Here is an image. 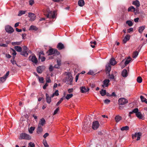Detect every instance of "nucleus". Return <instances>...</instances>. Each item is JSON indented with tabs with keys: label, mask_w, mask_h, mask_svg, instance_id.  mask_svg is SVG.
<instances>
[{
	"label": "nucleus",
	"mask_w": 147,
	"mask_h": 147,
	"mask_svg": "<svg viewBox=\"0 0 147 147\" xmlns=\"http://www.w3.org/2000/svg\"><path fill=\"white\" fill-rule=\"evenodd\" d=\"M73 80V78L71 74L68 73L63 80L64 82L69 85H71Z\"/></svg>",
	"instance_id": "obj_1"
},
{
	"label": "nucleus",
	"mask_w": 147,
	"mask_h": 147,
	"mask_svg": "<svg viewBox=\"0 0 147 147\" xmlns=\"http://www.w3.org/2000/svg\"><path fill=\"white\" fill-rule=\"evenodd\" d=\"M31 136L25 133H22L20 134L19 139L20 140L25 139L30 140L31 139Z\"/></svg>",
	"instance_id": "obj_2"
},
{
	"label": "nucleus",
	"mask_w": 147,
	"mask_h": 147,
	"mask_svg": "<svg viewBox=\"0 0 147 147\" xmlns=\"http://www.w3.org/2000/svg\"><path fill=\"white\" fill-rule=\"evenodd\" d=\"M29 49L27 47L24 46L23 47V50L20 53V54L25 57H27L28 54Z\"/></svg>",
	"instance_id": "obj_3"
},
{
	"label": "nucleus",
	"mask_w": 147,
	"mask_h": 147,
	"mask_svg": "<svg viewBox=\"0 0 147 147\" xmlns=\"http://www.w3.org/2000/svg\"><path fill=\"white\" fill-rule=\"evenodd\" d=\"M128 100L124 98H121L118 100V104L119 105H123L127 103Z\"/></svg>",
	"instance_id": "obj_4"
},
{
	"label": "nucleus",
	"mask_w": 147,
	"mask_h": 147,
	"mask_svg": "<svg viewBox=\"0 0 147 147\" xmlns=\"http://www.w3.org/2000/svg\"><path fill=\"white\" fill-rule=\"evenodd\" d=\"M48 51L49 52V55H50L53 54H56L57 55H59L60 54V53L56 49H51L49 50Z\"/></svg>",
	"instance_id": "obj_5"
},
{
	"label": "nucleus",
	"mask_w": 147,
	"mask_h": 147,
	"mask_svg": "<svg viewBox=\"0 0 147 147\" xmlns=\"http://www.w3.org/2000/svg\"><path fill=\"white\" fill-rule=\"evenodd\" d=\"M55 12L53 11V12L51 11H49L48 14L47 15V18H54L55 17Z\"/></svg>",
	"instance_id": "obj_6"
},
{
	"label": "nucleus",
	"mask_w": 147,
	"mask_h": 147,
	"mask_svg": "<svg viewBox=\"0 0 147 147\" xmlns=\"http://www.w3.org/2000/svg\"><path fill=\"white\" fill-rule=\"evenodd\" d=\"M99 125V122L98 121H95L92 123V128L94 130H96L98 128Z\"/></svg>",
	"instance_id": "obj_7"
},
{
	"label": "nucleus",
	"mask_w": 147,
	"mask_h": 147,
	"mask_svg": "<svg viewBox=\"0 0 147 147\" xmlns=\"http://www.w3.org/2000/svg\"><path fill=\"white\" fill-rule=\"evenodd\" d=\"M141 136V134L140 133H135L134 134H133L132 136V137L133 139H134L136 138V137H137V139H136L137 140H139L140 138V136Z\"/></svg>",
	"instance_id": "obj_8"
},
{
	"label": "nucleus",
	"mask_w": 147,
	"mask_h": 147,
	"mask_svg": "<svg viewBox=\"0 0 147 147\" xmlns=\"http://www.w3.org/2000/svg\"><path fill=\"white\" fill-rule=\"evenodd\" d=\"M28 14V17L30 18L29 20V21H32L35 19L36 16L34 13L31 12H29Z\"/></svg>",
	"instance_id": "obj_9"
},
{
	"label": "nucleus",
	"mask_w": 147,
	"mask_h": 147,
	"mask_svg": "<svg viewBox=\"0 0 147 147\" xmlns=\"http://www.w3.org/2000/svg\"><path fill=\"white\" fill-rule=\"evenodd\" d=\"M5 30L7 32L9 33H12L14 31V30L13 28L10 26H6Z\"/></svg>",
	"instance_id": "obj_10"
},
{
	"label": "nucleus",
	"mask_w": 147,
	"mask_h": 147,
	"mask_svg": "<svg viewBox=\"0 0 147 147\" xmlns=\"http://www.w3.org/2000/svg\"><path fill=\"white\" fill-rule=\"evenodd\" d=\"M29 59L30 60L35 64L38 62L37 59L35 55L30 56L29 57Z\"/></svg>",
	"instance_id": "obj_11"
},
{
	"label": "nucleus",
	"mask_w": 147,
	"mask_h": 147,
	"mask_svg": "<svg viewBox=\"0 0 147 147\" xmlns=\"http://www.w3.org/2000/svg\"><path fill=\"white\" fill-rule=\"evenodd\" d=\"M45 67L44 66H39L36 68L37 72L38 73L41 74L45 69Z\"/></svg>",
	"instance_id": "obj_12"
},
{
	"label": "nucleus",
	"mask_w": 147,
	"mask_h": 147,
	"mask_svg": "<svg viewBox=\"0 0 147 147\" xmlns=\"http://www.w3.org/2000/svg\"><path fill=\"white\" fill-rule=\"evenodd\" d=\"M80 91L82 93H85L89 91V88L88 87L86 88L85 86H82L80 88Z\"/></svg>",
	"instance_id": "obj_13"
},
{
	"label": "nucleus",
	"mask_w": 147,
	"mask_h": 147,
	"mask_svg": "<svg viewBox=\"0 0 147 147\" xmlns=\"http://www.w3.org/2000/svg\"><path fill=\"white\" fill-rule=\"evenodd\" d=\"M110 82V80L109 79H105L103 82V84L102 85V86L103 87H107L108 86V84Z\"/></svg>",
	"instance_id": "obj_14"
},
{
	"label": "nucleus",
	"mask_w": 147,
	"mask_h": 147,
	"mask_svg": "<svg viewBox=\"0 0 147 147\" xmlns=\"http://www.w3.org/2000/svg\"><path fill=\"white\" fill-rule=\"evenodd\" d=\"M57 47L59 50H62L65 48L64 45L61 42H59L57 44Z\"/></svg>",
	"instance_id": "obj_15"
},
{
	"label": "nucleus",
	"mask_w": 147,
	"mask_h": 147,
	"mask_svg": "<svg viewBox=\"0 0 147 147\" xmlns=\"http://www.w3.org/2000/svg\"><path fill=\"white\" fill-rule=\"evenodd\" d=\"M127 71L126 69H124L122 71L121 75L123 77H126L127 76Z\"/></svg>",
	"instance_id": "obj_16"
},
{
	"label": "nucleus",
	"mask_w": 147,
	"mask_h": 147,
	"mask_svg": "<svg viewBox=\"0 0 147 147\" xmlns=\"http://www.w3.org/2000/svg\"><path fill=\"white\" fill-rule=\"evenodd\" d=\"M136 116L139 119H144V117L142 115L140 112H138L136 114Z\"/></svg>",
	"instance_id": "obj_17"
},
{
	"label": "nucleus",
	"mask_w": 147,
	"mask_h": 147,
	"mask_svg": "<svg viewBox=\"0 0 147 147\" xmlns=\"http://www.w3.org/2000/svg\"><path fill=\"white\" fill-rule=\"evenodd\" d=\"M46 100L47 101V102L48 103H50L51 102V97H49V94L46 93Z\"/></svg>",
	"instance_id": "obj_18"
},
{
	"label": "nucleus",
	"mask_w": 147,
	"mask_h": 147,
	"mask_svg": "<svg viewBox=\"0 0 147 147\" xmlns=\"http://www.w3.org/2000/svg\"><path fill=\"white\" fill-rule=\"evenodd\" d=\"M132 4L135 5L137 7H139L140 5L139 1L137 0L133 1Z\"/></svg>",
	"instance_id": "obj_19"
},
{
	"label": "nucleus",
	"mask_w": 147,
	"mask_h": 147,
	"mask_svg": "<svg viewBox=\"0 0 147 147\" xmlns=\"http://www.w3.org/2000/svg\"><path fill=\"white\" fill-rule=\"evenodd\" d=\"M110 63L111 65H114L116 64V62L115 61V59L113 58H112L110 61Z\"/></svg>",
	"instance_id": "obj_20"
},
{
	"label": "nucleus",
	"mask_w": 147,
	"mask_h": 147,
	"mask_svg": "<svg viewBox=\"0 0 147 147\" xmlns=\"http://www.w3.org/2000/svg\"><path fill=\"white\" fill-rule=\"evenodd\" d=\"M42 131V127L40 125H38V127L37 129V132L38 134L41 132Z\"/></svg>",
	"instance_id": "obj_21"
},
{
	"label": "nucleus",
	"mask_w": 147,
	"mask_h": 147,
	"mask_svg": "<svg viewBox=\"0 0 147 147\" xmlns=\"http://www.w3.org/2000/svg\"><path fill=\"white\" fill-rule=\"evenodd\" d=\"M45 119L43 118H42L41 119L38 125H41L43 126L45 124Z\"/></svg>",
	"instance_id": "obj_22"
},
{
	"label": "nucleus",
	"mask_w": 147,
	"mask_h": 147,
	"mask_svg": "<svg viewBox=\"0 0 147 147\" xmlns=\"http://www.w3.org/2000/svg\"><path fill=\"white\" fill-rule=\"evenodd\" d=\"M146 26H140L139 28L138 32L139 33H141L143 31L145 28Z\"/></svg>",
	"instance_id": "obj_23"
},
{
	"label": "nucleus",
	"mask_w": 147,
	"mask_h": 147,
	"mask_svg": "<svg viewBox=\"0 0 147 147\" xmlns=\"http://www.w3.org/2000/svg\"><path fill=\"white\" fill-rule=\"evenodd\" d=\"M78 5L81 7H82L84 5V2L83 0H80L78 1Z\"/></svg>",
	"instance_id": "obj_24"
},
{
	"label": "nucleus",
	"mask_w": 147,
	"mask_h": 147,
	"mask_svg": "<svg viewBox=\"0 0 147 147\" xmlns=\"http://www.w3.org/2000/svg\"><path fill=\"white\" fill-rule=\"evenodd\" d=\"M121 119V117L119 115L116 116L115 117V120L117 122H118Z\"/></svg>",
	"instance_id": "obj_25"
},
{
	"label": "nucleus",
	"mask_w": 147,
	"mask_h": 147,
	"mask_svg": "<svg viewBox=\"0 0 147 147\" xmlns=\"http://www.w3.org/2000/svg\"><path fill=\"white\" fill-rule=\"evenodd\" d=\"M100 93L102 96H104L106 94V91L105 90L102 89L100 91Z\"/></svg>",
	"instance_id": "obj_26"
},
{
	"label": "nucleus",
	"mask_w": 147,
	"mask_h": 147,
	"mask_svg": "<svg viewBox=\"0 0 147 147\" xmlns=\"http://www.w3.org/2000/svg\"><path fill=\"white\" fill-rule=\"evenodd\" d=\"M131 59L129 57L127 58V59L126 60L125 62V64L126 66L127 64H128L131 61Z\"/></svg>",
	"instance_id": "obj_27"
},
{
	"label": "nucleus",
	"mask_w": 147,
	"mask_h": 147,
	"mask_svg": "<svg viewBox=\"0 0 147 147\" xmlns=\"http://www.w3.org/2000/svg\"><path fill=\"white\" fill-rule=\"evenodd\" d=\"M14 49L17 51L19 52H21L22 51V48L21 47L16 46L14 47Z\"/></svg>",
	"instance_id": "obj_28"
},
{
	"label": "nucleus",
	"mask_w": 147,
	"mask_h": 147,
	"mask_svg": "<svg viewBox=\"0 0 147 147\" xmlns=\"http://www.w3.org/2000/svg\"><path fill=\"white\" fill-rule=\"evenodd\" d=\"M89 125H88L87 123H84V124L83 126L82 127V129L84 130H87L88 129H89Z\"/></svg>",
	"instance_id": "obj_29"
},
{
	"label": "nucleus",
	"mask_w": 147,
	"mask_h": 147,
	"mask_svg": "<svg viewBox=\"0 0 147 147\" xmlns=\"http://www.w3.org/2000/svg\"><path fill=\"white\" fill-rule=\"evenodd\" d=\"M106 70L109 73L110 72L111 70V67L109 64H108L106 65Z\"/></svg>",
	"instance_id": "obj_30"
},
{
	"label": "nucleus",
	"mask_w": 147,
	"mask_h": 147,
	"mask_svg": "<svg viewBox=\"0 0 147 147\" xmlns=\"http://www.w3.org/2000/svg\"><path fill=\"white\" fill-rule=\"evenodd\" d=\"M127 11H134L135 12V8L133 6L129 7Z\"/></svg>",
	"instance_id": "obj_31"
},
{
	"label": "nucleus",
	"mask_w": 147,
	"mask_h": 147,
	"mask_svg": "<svg viewBox=\"0 0 147 147\" xmlns=\"http://www.w3.org/2000/svg\"><path fill=\"white\" fill-rule=\"evenodd\" d=\"M140 98L142 102H145L146 103H147L146 99L144 98V97L142 96H140Z\"/></svg>",
	"instance_id": "obj_32"
},
{
	"label": "nucleus",
	"mask_w": 147,
	"mask_h": 147,
	"mask_svg": "<svg viewBox=\"0 0 147 147\" xmlns=\"http://www.w3.org/2000/svg\"><path fill=\"white\" fill-rule=\"evenodd\" d=\"M129 129V127L128 126H124L122 127L121 128V131H127Z\"/></svg>",
	"instance_id": "obj_33"
},
{
	"label": "nucleus",
	"mask_w": 147,
	"mask_h": 147,
	"mask_svg": "<svg viewBox=\"0 0 147 147\" xmlns=\"http://www.w3.org/2000/svg\"><path fill=\"white\" fill-rule=\"evenodd\" d=\"M90 43L91 44V46L92 48H94L95 47V45H96V42L95 41L90 42Z\"/></svg>",
	"instance_id": "obj_34"
},
{
	"label": "nucleus",
	"mask_w": 147,
	"mask_h": 147,
	"mask_svg": "<svg viewBox=\"0 0 147 147\" xmlns=\"http://www.w3.org/2000/svg\"><path fill=\"white\" fill-rule=\"evenodd\" d=\"M26 12V11H20L19 12L18 16H21L22 15L25 14Z\"/></svg>",
	"instance_id": "obj_35"
},
{
	"label": "nucleus",
	"mask_w": 147,
	"mask_h": 147,
	"mask_svg": "<svg viewBox=\"0 0 147 147\" xmlns=\"http://www.w3.org/2000/svg\"><path fill=\"white\" fill-rule=\"evenodd\" d=\"M138 53L137 51L134 52L133 53L132 57L134 58H136L138 56Z\"/></svg>",
	"instance_id": "obj_36"
},
{
	"label": "nucleus",
	"mask_w": 147,
	"mask_h": 147,
	"mask_svg": "<svg viewBox=\"0 0 147 147\" xmlns=\"http://www.w3.org/2000/svg\"><path fill=\"white\" fill-rule=\"evenodd\" d=\"M35 127H31L29 129L28 131L29 133L30 134H32L33 133V131L34 130Z\"/></svg>",
	"instance_id": "obj_37"
},
{
	"label": "nucleus",
	"mask_w": 147,
	"mask_h": 147,
	"mask_svg": "<svg viewBox=\"0 0 147 147\" xmlns=\"http://www.w3.org/2000/svg\"><path fill=\"white\" fill-rule=\"evenodd\" d=\"M37 29L36 27L35 26L33 25H31L30 26L29 29V30H36Z\"/></svg>",
	"instance_id": "obj_38"
},
{
	"label": "nucleus",
	"mask_w": 147,
	"mask_h": 147,
	"mask_svg": "<svg viewBox=\"0 0 147 147\" xmlns=\"http://www.w3.org/2000/svg\"><path fill=\"white\" fill-rule=\"evenodd\" d=\"M73 96L72 94H67L65 98L67 100H69Z\"/></svg>",
	"instance_id": "obj_39"
},
{
	"label": "nucleus",
	"mask_w": 147,
	"mask_h": 147,
	"mask_svg": "<svg viewBox=\"0 0 147 147\" xmlns=\"http://www.w3.org/2000/svg\"><path fill=\"white\" fill-rule=\"evenodd\" d=\"M126 23L129 26H131L133 25L132 22L130 20L127 21L126 22Z\"/></svg>",
	"instance_id": "obj_40"
},
{
	"label": "nucleus",
	"mask_w": 147,
	"mask_h": 147,
	"mask_svg": "<svg viewBox=\"0 0 147 147\" xmlns=\"http://www.w3.org/2000/svg\"><path fill=\"white\" fill-rule=\"evenodd\" d=\"M137 82L139 83H141L142 82V79L140 76L138 77L137 79Z\"/></svg>",
	"instance_id": "obj_41"
},
{
	"label": "nucleus",
	"mask_w": 147,
	"mask_h": 147,
	"mask_svg": "<svg viewBox=\"0 0 147 147\" xmlns=\"http://www.w3.org/2000/svg\"><path fill=\"white\" fill-rule=\"evenodd\" d=\"M21 42H12V44L14 46L16 45H20L21 43Z\"/></svg>",
	"instance_id": "obj_42"
},
{
	"label": "nucleus",
	"mask_w": 147,
	"mask_h": 147,
	"mask_svg": "<svg viewBox=\"0 0 147 147\" xmlns=\"http://www.w3.org/2000/svg\"><path fill=\"white\" fill-rule=\"evenodd\" d=\"M63 100V98H61L59 100L57 103L56 105L57 106H58L62 102Z\"/></svg>",
	"instance_id": "obj_43"
},
{
	"label": "nucleus",
	"mask_w": 147,
	"mask_h": 147,
	"mask_svg": "<svg viewBox=\"0 0 147 147\" xmlns=\"http://www.w3.org/2000/svg\"><path fill=\"white\" fill-rule=\"evenodd\" d=\"M109 78L110 79H114L115 77H114V76L113 75V74H109Z\"/></svg>",
	"instance_id": "obj_44"
},
{
	"label": "nucleus",
	"mask_w": 147,
	"mask_h": 147,
	"mask_svg": "<svg viewBox=\"0 0 147 147\" xmlns=\"http://www.w3.org/2000/svg\"><path fill=\"white\" fill-rule=\"evenodd\" d=\"M6 80L3 77L0 78V83H3Z\"/></svg>",
	"instance_id": "obj_45"
},
{
	"label": "nucleus",
	"mask_w": 147,
	"mask_h": 147,
	"mask_svg": "<svg viewBox=\"0 0 147 147\" xmlns=\"http://www.w3.org/2000/svg\"><path fill=\"white\" fill-rule=\"evenodd\" d=\"M9 71L7 72L5 75L3 76V77L5 78V79L6 80V78H7L8 76L9 75Z\"/></svg>",
	"instance_id": "obj_46"
},
{
	"label": "nucleus",
	"mask_w": 147,
	"mask_h": 147,
	"mask_svg": "<svg viewBox=\"0 0 147 147\" xmlns=\"http://www.w3.org/2000/svg\"><path fill=\"white\" fill-rule=\"evenodd\" d=\"M35 146V144L34 143L32 142H30L29 143L28 147H34Z\"/></svg>",
	"instance_id": "obj_47"
},
{
	"label": "nucleus",
	"mask_w": 147,
	"mask_h": 147,
	"mask_svg": "<svg viewBox=\"0 0 147 147\" xmlns=\"http://www.w3.org/2000/svg\"><path fill=\"white\" fill-rule=\"evenodd\" d=\"M12 50L13 51V59H14L15 57L16 56V51H15L14 49H12Z\"/></svg>",
	"instance_id": "obj_48"
},
{
	"label": "nucleus",
	"mask_w": 147,
	"mask_h": 147,
	"mask_svg": "<svg viewBox=\"0 0 147 147\" xmlns=\"http://www.w3.org/2000/svg\"><path fill=\"white\" fill-rule=\"evenodd\" d=\"M138 111L139 110L137 108H136L134 109V110H133V112L134 113H135L136 114L137 113L139 112Z\"/></svg>",
	"instance_id": "obj_49"
},
{
	"label": "nucleus",
	"mask_w": 147,
	"mask_h": 147,
	"mask_svg": "<svg viewBox=\"0 0 147 147\" xmlns=\"http://www.w3.org/2000/svg\"><path fill=\"white\" fill-rule=\"evenodd\" d=\"M38 79L39 82L41 83H43V82L44 79L42 77L40 78L38 76Z\"/></svg>",
	"instance_id": "obj_50"
},
{
	"label": "nucleus",
	"mask_w": 147,
	"mask_h": 147,
	"mask_svg": "<svg viewBox=\"0 0 147 147\" xmlns=\"http://www.w3.org/2000/svg\"><path fill=\"white\" fill-rule=\"evenodd\" d=\"M34 2L33 0H30L29 1V4L30 5H32L34 3Z\"/></svg>",
	"instance_id": "obj_51"
},
{
	"label": "nucleus",
	"mask_w": 147,
	"mask_h": 147,
	"mask_svg": "<svg viewBox=\"0 0 147 147\" xmlns=\"http://www.w3.org/2000/svg\"><path fill=\"white\" fill-rule=\"evenodd\" d=\"M110 102V100L108 99H106L104 100V102L105 104H108Z\"/></svg>",
	"instance_id": "obj_52"
},
{
	"label": "nucleus",
	"mask_w": 147,
	"mask_h": 147,
	"mask_svg": "<svg viewBox=\"0 0 147 147\" xmlns=\"http://www.w3.org/2000/svg\"><path fill=\"white\" fill-rule=\"evenodd\" d=\"M39 59H40L41 61L42 62L44 61L45 60V58L44 57H41L40 56V58H39Z\"/></svg>",
	"instance_id": "obj_53"
},
{
	"label": "nucleus",
	"mask_w": 147,
	"mask_h": 147,
	"mask_svg": "<svg viewBox=\"0 0 147 147\" xmlns=\"http://www.w3.org/2000/svg\"><path fill=\"white\" fill-rule=\"evenodd\" d=\"M43 144L45 147H49V145L48 144L46 141L43 142Z\"/></svg>",
	"instance_id": "obj_54"
},
{
	"label": "nucleus",
	"mask_w": 147,
	"mask_h": 147,
	"mask_svg": "<svg viewBox=\"0 0 147 147\" xmlns=\"http://www.w3.org/2000/svg\"><path fill=\"white\" fill-rule=\"evenodd\" d=\"M59 107L57 108V109L54 111L53 115H55L57 113V112L59 111Z\"/></svg>",
	"instance_id": "obj_55"
},
{
	"label": "nucleus",
	"mask_w": 147,
	"mask_h": 147,
	"mask_svg": "<svg viewBox=\"0 0 147 147\" xmlns=\"http://www.w3.org/2000/svg\"><path fill=\"white\" fill-rule=\"evenodd\" d=\"M11 62L12 63L13 65L16 64V65H17V64L16 63V62L14 60V59H13V60H11Z\"/></svg>",
	"instance_id": "obj_56"
},
{
	"label": "nucleus",
	"mask_w": 147,
	"mask_h": 147,
	"mask_svg": "<svg viewBox=\"0 0 147 147\" xmlns=\"http://www.w3.org/2000/svg\"><path fill=\"white\" fill-rule=\"evenodd\" d=\"M44 55V53L43 51H41L38 54V56H39V58H40V56H41V55Z\"/></svg>",
	"instance_id": "obj_57"
},
{
	"label": "nucleus",
	"mask_w": 147,
	"mask_h": 147,
	"mask_svg": "<svg viewBox=\"0 0 147 147\" xmlns=\"http://www.w3.org/2000/svg\"><path fill=\"white\" fill-rule=\"evenodd\" d=\"M130 36L129 34H127L124 38L129 40L130 39Z\"/></svg>",
	"instance_id": "obj_58"
},
{
	"label": "nucleus",
	"mask_w": 147,
	"mask_h": 147,
	"mask_svg": "<svg viewBox=\"0 0 147 147\" xmlns=\"http://www.w3.org/2000/svg\"><path fill=\"white\" fill-rule=\"evenodd\" d=\"M54 67H53L52 65H51L49 67V69L50 71L51 72L53 70Z\"/></svg>",
	"instance_id": "obj_59"
},
{
	"label": "nucleus",
	"mask_w": 147,
	"mask_h": 147,
	"mask_svg": "<svg viewBox=\"0 0 147 147\" xmlns=\"http://www.w3.org/2000/svg\"><path fill=\"white\" fill-rule=\"evenodd\" d=\"M0 46L3 47H7V44H0Z\"/></svg>",
	"instance_id": "obj_60"
},
{
	"label": "nucleus",
	"mask_w": 147,
	"mask_h": 147,
	"mask_svg": "<svg viewBox=\"0 0 147 147\" xmlns=\"http://www.w3.org/2000/svg\"><path fill=\"white\" fill-rule=\"evenodd\" d=\"M49 135V133H46L45 134L43 135V137L45 138H46Z\"/></svg>",
	"instance_id": "obj_61"
},
{
	"label": "nucleus",
	"mask_w": 147,
	"mask_h": 147,
	"mask_svg": "<svg viewBox=\"0 0 147 147\" xmlns=\"http://www.w3.org/2000/svg\"><path fill=\"white\" fill-rule=\"evenodd\" d=\"M94 74L93 71H90L88 73V74L92 75Z\"/></svg>",
	"instance_id": "obj_62"
},
{
	"label": "nucleus",
	"mask_w": 147,
	"mask_h": 147,
	"mask_svg": "<svg viewBox=\"0 0 147 147\" xmlns=\"http://www.w3.org/2000/svg\"><path fill=\"white\" fill-rule=\"evenodd\" d=\"M48 86V84L47 83H46L43 87L44 89H46L47 86Z\"/></svg>",
	"instance_id": "obj_63"
},
{
	"label": "nucleus",
	"mask_w": 147,
	"mask_h": 147,
	"mask_svg": "<svg viewBox=\"0 0 147 147\" xmlns=\"http://www.w3.org/2000/svg\"><path fill=\"white\" fill-rule=\"evenodd\" d=\"M133 30V28H130L127 29V31L128 33H130V32L132 31Z\"/></svg>",
	"instance_id": "obj_64"
}]
</instances>
